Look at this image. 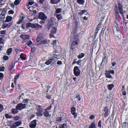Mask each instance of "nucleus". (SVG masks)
Listing matches in <instances>:
<instances>
[{
  "instance_id": "58836bf2",
  "label": "nucleus",
  "mask_w": 128,
  "mask_h": 128,
  "mask_svg": "<svg viewBox=\"0 0 128 128\" xmlns=\"http://www.w3.org/2000/svg\"><path fill=\"white\" fill-rule=\"evenodd\" d=\"M4 109L3 106L0 104V113Z\"/></svg>"
},
{
  "instance_id": "412c9836",
  "label": "nucleus",
  "mask_w": 128,
  "mask_h": 128,
  "mask_svg": "<svg viewBox=\"0 0 128 128\" xmlns=\"http://www.w3.org/2000/svg\"><path fill=\"white\" fill-rule=\"evenodd\" d=\"M88 128H96L94 122H92L89 126Z\"/></svg>"
},
{
  "instance_id": "f257e3e1",
  "label": "nucleus",
  "mask_w": 128,
  "mask_h": 128,
  "mask_svg": "<svg viewBox=\"0 0 128 128\" xmlns=\"http://www.w3.org/2000/svg\"><path fill=\"white\" fill-rule=\"evenodd\" d=\"M80 40L78 37L75 38H74V40L71 44V48L72 50L77 47V46L79 43Z\"/></svg>"
},
{
  "instance_id": "423d86ee",
  "label": "nucleus",
  "mask_w": 128,
  "mask_h": 128,
  "mask_svg": "<svg viewBox=\"0 0 128 128\" xmlns=\"http://www.w3.org/2000/svg\"><path fill=\"white\" fill-rule=\"evenodd\" d=\"M30 36L29 35H26L22 34L20 36V37L24 42H26V40L29 39Z\"/></svg>"
},
{
  "instance_id": "3c124183",
  "label": "nucleus",
  "mask_w": 128,
  "mask_h": 128,
  "mask_svg": "<svg viewBox=\"0 0 128 128\" xmlns=\"http://www.w3.org/2000/svg\"><path fill=\"white\" fill-rule=\"evenodd\" d=\"M28 99H24L23 101V102L27 104L28 103Z\"/></svg>"
},
{
  "instance_id": "6e6552de",
  "label": "nucleus",
  "mask_w": 128,
  "mask_h": 128,
  "mask_svg": "<svg viewBox=\"0 0 128 128\" xmlns=\"http://www.w3.org/2000/svg\"><path fill=\"white\" fill-rule=\"evenodd\" d=\"M39 18L42 20H45L47 18V16L44 14L43 12H40L38 14Z\"/></svg>"
},
{
  "instance_id": "aec40b11",
  "label": "nucleus",
  "mask_w": 128,
  "mask_h": 128,
  "mask_svg": "<svg viewBox=\"0 0 128 128\" xmlns=\"http://www.w3.org/2000/svg\"><path fill=\"white\" fill-rule=\"evenodd\" d=\"M18 110L16 109V108H12L11 110V112L13 114H16L18 113Z\"/></svg>"
},
{
  "instance_id": "4be33fe9",
  "label": "nucleus",
  "mask_w": 128,
  "mask_h": 128,
  "mask_svg": "<svg viewBox=\"0 0 128 128\" xmlns=\"http://www.w3.org/2000/svg\"><path fill=\"white\" fill-rule=\"evenodd\" d=\"M59 2V0H50V3L53 4H57Z\"/></svg>"
},
{
  "instance_id": "69168bd1",
  "label": "nucleus",
  "mask_w": 128,
  "mask_h": 128,
  "mask_svg": "<svg viewBox=\"0 0 128 128\" xmlns=\"http://www.w3.org/2000/svg\"><path fill=\"white\" fill-rule=\"evenodd\" d=\"M6 31L5 30H4L2 31L1 32V34H4L5 33Z\"/></svg>"
},
{
  "instance_id": "72a5a7b5",
  "label": "nucleus",
  "mask_w": 128,
  "mask_h": 128,
  "mask_svg": "<svg viewBox=\"0 0 128 128\" xmlns=\"http://www.w3.org/2000/svg\"><path fill=\"white\" fill-rule=\"evenodd\" d=\"M127 122H124L122 123V128H127Z\"/></svg>"
},
{
  "instance_id": "7c9ffc66",
  "label": "nucleus",
  "mask_w": 128,
  "mask_h": 128,
  "mask_svg": "<svg viewBox=\"0 0 128 128\" xmlns=\"http://www.w3.org/2000/svg\"><path fill=\"white\" fill-rule=\"evenodd\" d=\"M114 86L113 84H110L108 85V90H111L113 88Z\"/></svg>"
},
{
  "instance_id": "37998d69",
  "label": "nucleus",
  "mask_w": 128,
  "mask_h": 128,
  "mask_svg": "<svg viewBox=\"0 0 128 128\" xmlns=\"http://www.w3.org/2000/svg\"><path fill=\"white\" fill-rule=\"evenodd\" d=\"M98 126L99 128H101V121L99 120L98 123Z\"/></svg>"
},
{
  "instance_id": "dca6fc26",
  "label": "nucleus",
  "mask_w": 128,
  "mask_h": 128,
  "mask_svg": "<svg viewBox=\"0 0 128 128\" xmlns=\"http://www.w3.org/2000/svg\"><path fill=\"white\" fill-rule=\"evenodd\" d=\"M105 74L106 77L109 78H111L112 76L110 74V72L108 71H106Z\"/></svg>"
},
{
  "instance_id": "c9c22d12",
  "label": "nucleus",
  "mask_w": 128,
  "mask_h": 128,
  "mask_svg": "<svg viewBox=\"0 0 128 128\" xmlns=\"http://www.w3.org/2000/svg\"><path fill=\"white\" fill-rule=\"evenodd\" d=\"M86 12V10H82L79 12L78 14L80 15H82L83 14Z\"/></svg>"
},
{
  "instance_id": "a878e982",
  "label": "nucleus",
  "mask_w": 128,
  "mask_h": 128,
  "mask_svg": "<svg viewBox=\"0 0 128 128\" xmlns=\"http://www.w3.org/2000/svg\"><path fill=\"white\" fill-rule=\"evenodd\" d=\"M56 16L58 20H61L62 19L61 15L60 14H56Z\"/></svg>"
},
{
  "instance_id": "6ab92c4d",
  "label": "nucleus",
  "mask_w": 128,
  "mask_h": 128,
  "mask_svg": "<svg viewBox=\"0 0 128 128\" xmlns=\"http://www.w3.org/2000/svg\"><path fill=\"white\" fill-rule=\"evenodd\" d=\"M12 19V17L10 16H8L6 17L5 22H8L10 21Z\"/></svg>"
},
{
  "instance_id": "e2e57ef3",
  "label": "nucleus",
  "mask_w": 128,
  "mask_h": 128,
  "mask_svg": "<svg viewBox=\"0 0 128 128\" xmlns=\"http://www.w3.org/2000/svg\"><path fill=\"white\" fill-rule=\"evenodd\" d=\"M46 98L48 99H50L51 98V96L50 95H47L46 96Z\"/></svg>"
},
{
  "instance_id": "7ed1b4c3",
  "label": "nucleus",
  "mask_w": 128,
  "mask_h": 128,
  "mask_svg": "<svg viewBox=\"0 0 128 128\" xmlns=\"http://www.w3.org/2000/svg\"><path fill=\"white\" fill-rule=\"evenodd\" d=\"M26 104H23L22 103H20L17 104L16 107V109L18 110H22L26 108Z\"/></svg>"
},
{
  "instance_id": "f3484780",
  "label": "nucleus",
  "mask_w": 128,
  "mask_h": 128,
  "mask_svg": "<svg viewBox=\"0 0 128 128\" xmlns=\"http://www.w3.org/2000/svg\"><path fill=\"white\" fill-rule=\"evenodd\" d=\"M54 60V58H51L49 59L45 63V64L47 65H48L50 64L52 62V61Z\"/></svg>"
},
{
  "instance_id": "bb28decb",
  "label": "nucleus",
  "mask_w": 128,
  "mask_h": 128,
  "mask_svg": "<svg viewBox=\"0 0 128 128\" xmlns=\"http://www.w3.org/2000/svg\"><path fill=\"white\" fill-rule=\"evenodd\" d=\"M67 126L66 124H60L58 128H65V126ZM56 128H58L57 126H56Z\"/></svg>"
},
{
  "instance_id": "5701e85b",
  "label": "nucleus",
  "mask_w": 128,
  "mask_h": 128,
  "mask_svg": "<svg viewBox=\"0 0 128 128\" xmlns=\"http://www.w3.org/2000/svg\"><path fill=\"white\" fill-rule=\"evenodd\" d=\"M56 27H53L52 28L51 31V33L52 34H55L56 32Z\"/></svg>"
},
{
  "instance_id": "cd10ccee",
  "label": "nucleus",
  "mask_w": 128,
  "mask_h": 128,
  "mask_svg": "<svg viewBox=\"0 0 128 128\" xmlns=\"http://www.w3.org/2000/svg\"><path fill=\"white\" fill-rule=\"evenodd\" d=\"M22 0H16L14 2V4L15 5H17L19 4Z\"/></svg>"
},
{
  "instance_id": "f8f14e48",
  "label": "nucleus",
  "mask_w": 128,
  "mask_h": 128,
  "mask_svg": "<svg viewBox=\"0 0 128 128\" xmlns=\"http://www.w3.org/2000/svg\"><path fill=\"white\" fill-rule=\"evenodd\" d=\"M36 120H32L30 122L29 126L31 128H34L36 126Z\"/></svg>"
},
{
  "instance_id": "4d7b16f0",
  "label": "nucleus",
  "mask_w": 128,
  "mask_h": 128,
  "mask_svg": "<svg viewBox=\"0 0 128 128\" xmlns=\"http://www.w3.org/2000/svg\"><path fill=\"white\" fill-rule=\"evenodd\" d=\"M34 3V2L33 1H29L28 2L29 4L30 5H32Z\"/></svg>"
},
{
  "instance_id": "473e14b6",
  "label": "nucleus",
  "mask_w": 128,
  "mask_h": 128,
  "mask_svg": "<svg viewBox=\"0 0 128 128\" xmlns=\"http://www.w3.org/2000/svg\"><path fill=\"white\" fill-rule=\"evenodd\" d=\"M115 8L114 9V12H115V14L117 15H118L119 14V12L117 9V7L116 6H115Z\"/></svg>"
},
{
  "instance_id": "a18cd8bd",
  "label": "nucleus",
  "mask_w": 128,
  "mask_h": 128,
  "mask_svg": "<svg viewBox=\"0 0 128 128\" xmlns=\"http://www.w3.org/2000/svg\"><path fill=\"white\" fill-rule=\"evenodd\" d=\"M20 58L24 60L25 59V58L24 57L22 54H21L20 55Z\"/></svg>"
},
{
  "instance_id": "8fccbe9b",
  "label": "nucleus",
  "mask_w": 128,
  "mask_h": 128,
  "mask_svg": "<svg viewBox=\"0 0 128 128\" xmlns=\"http://www.w3.org/2000/svg\"><path fill=\"white\" fill-rule=\"evenodd\" d=\"M4 67L3 66H2L0 67V71H3L4 70Z\"/></svg>"
},
{
  "instance_id": "ea45409f",
  "label": "nucleus",
  "mask_w": 128,
  "mask_h": 128,
  "mask_svg": "<svg viewBox=\"0 0 128 128\" xmlns=\"http://www.w3.org/2000/svg\"><path fill=\"white\" fill-rule=\"evenodd\" d=\"M104 111L105 112H108V108L107 107L104 108Z\"/></svg>"
},
{
  "instance_id": "052dcab7",
  "label": "nucleus",
  "mask_w": 128,
  "mask_h": 128,
  "mask_svg": "<svg viewBox=\"0 0 128 128\" xmlns=\"http://www.w3.org/2000/svg\"><path fill=\"white\" fill-rule=\"evenodd\" d=\"M95 116L94 115H92L90 116V119L91 120H92L94 119V118Z\"/></svg>"
},
{
  "instance_id": "c756f323",
  "label": "nucleus",
  "mask_w": 128,
  "mask_h": 128,
  "mask_svg": "<svg viewBox=\"0 0 128 128\" xmlns=\"http://www.w3.org/2000/svg\"><path fill=\"white\" fill-rule=\"evenodd\" d=\"M84 54L83 53H82L79 54L78 56L79 59H80L84 57Z\"/></svg>"
},
{
  "instance_id": "0e129e2a",
  "label": "nucleus",
  "mask_w": 128,
  "mask_h": 128,
  "mask_svg": "<svg viewBox=\"0 0 128 128\" xmlns=\"http://www.w3.org/2000/svg\"><path fill=\"white\" fill-rule=\"evenodd\" d=\"M13 66L12 65L10 66L8 70H11L13 68Z\"/></svg>"
},
{
  "instance_id": "2eb2a0df",
  "label": "nucleus",
  "mask_w": 128,
  "mask_h": 128,
  "mask_svg": "<svg viewBox=\"0 0 128 128\" xmlns=\"http://www.w3.org/2000/svg\"><path fill=\"white\" fill-rule=\"evenodd\" d=\"M25 18L23 16H20L19 19V21L17 22V24H20L22 23L24 21Z\"/></svg>"
},
{
  "instance_id": "338daca9",
  "label": "nucleus",
  "mask_w": 128,
  "mask_h": 128,
  "mask_svg": "<svg viewBox=\"0 0 128 128\" xmlns=\"http://www.w3.org/2000/svg\"><path fill=\"white\" fill-rule=\"evenodd\" d=\"M35 116V115H32L31 116H30V118H29L31 120L32 119V118L34 117Z\"/></svg>"
},
{
  "instance_id": "13d9d810",
  "label": "nucleus",
  "mask_w": 128,
  "mask_h": 128,
  "mask_svg": "<svg viewBox=\"0 0 128 128\" xmlns=\"http://www.w3.org/2000/svg\"><path fill=\"white\" fill-rule=\"evenodd\" d=\"M19 76V75L16 74V76L14 78V80H17Z\"/></svg>"
},
{
  "instance_id": "1a4fd4ad",
  "label": "nucleus",
  "mask_w": 128,
  "mask_h": 128,
  "mask_svg": "<svg viewBox=\"0 0 128 128\" xmlns=\"http://www.w3.org/2000/svg\"><path fill=\"white\" fill-rule=\"evenodd\" d=\"M21 122L20 121H18L15 122L12 125L10 126V128H16V126H18L21 124Z\"/></svg>"
},
{
  "instance_id": "0eeeda50",
  "label": "nucleus",
  "mask_w": 128,
  "mask_h": 128,
  "mask_svg": "<svg viewBox=\"0 0 128 128\" xmlns=\"http://www.w3.org/2000/svg\"><path fill=\"white\" fill-rule=\"evenodd\" d=\"M118 8L120 14H123L126 12L124 10H123L122 4L120 2L118 3Z\"/></svg>"
},
{
  "instance_id": "4468645a",
  "label": "nucleus",
  "mask_w": 128,
  "mask_h": 128,
  "mask_svg": "<svg viewBox=\"0 0 128 128\" xmlns=\"http://www.w3.org/2000/svg\"><path fill=\"white\" fill-rule=\"evenodd\" d=\"M52 57V58H54V61L56 60L57 59L59 58L58 54L55 53H54L53 54Z\"/></svg>"
},
{
  "instance_id": "ddd939ff",
  "label": "nucleus",
  "mask_w": 128,
  "mask_h": 128,
  "mask_svg": "<svg viewBox=\"0 0 128 128\" xmlns=\"http://www.w3.org/2000/svg\"><path fill=\"white\" fill-rule=\"evenodd\" d=\"M49 41L48 40H42L40 41L39 43V44H37L38 45H39L40 44H46L48 43V42Z\"/></svg>"
},
{
  "instance_id": "a19ab883",
  "label": "nucleus",
  "mask_w": 128,
  "mask_h": 128,
  "mask_svg": "<svg viewBox=\"0 0 128 128\" xmlns=\"http://www.w3.org/2000/svg\"><path fill=\"white\" fill-rule=\"evenodd\" d=\"M4 43V41L2 38L0 37V44H3Z\"/></svg>"
},
{
  "instance_id": "680f3d73",
  "label": "nucleus",
  "mask_w": 128,
  "mask_h": 128,
  "mask_svg": "<svg viewBox=\"0 0 128 128\" xmlns=\"http://www.w3.org/2000/svg\"><path fill=\"white\" fill-rule=\"evenodd\" d=\"M81 61V60H78L76 63L78 65H80V62Z\"/></svg>"
},
{
  "instance_id": "864d4df0",
  "label": "nucleus",
  "mask_w": 128,
  "mask_h": 128,
  "mask_svg": "<svg viewBox=\"0 0 128 128\" xmlns=\"http://www.w3.org/2000/svg\"><path fill=\"white\" fill-rule=\"evenodd\" d=\"M14 120H18L20 118L18 116H16L14 117Z\"/></svg>"
},
{
  "instance_id": "09e8293b",
  "label": "nucleus",
  "mask_w": 128,
  "mask_h": 128,
  "mask_svg": "<svg viewBox=\"0 0 128 128\" xmlns=\"http://www.w3.org/2000/svg\"><path fill=\"white\" fill-rule=\"evenodd\" d=\"M52 106L51 105H50L45 110H46L47 111V110H50Z\"/></svg>"
},
{
  "instance_id": "f03ea898",
  "label": "nucleus",
  "mask_w": 128,
  "mask_h": 128,
  "mask_svg": "<svg viewBox=\"0 0 128 128\" xmlns=\"http://www.w3.org/2000/svg\"><path fill=\"white\" fill-rule=\"evenodd\" d=\"M37 108V112L36 113V115L38 116H41L43 115V109L42 107L39 105H37L36 106Z\"/></svg>"
},
{
  "instance_id": "39448f33",
  "label": "nucleus",
  "mask_w": 128,
  "mask_h": 128,
  "mask_svg": "<svg viewBox=\"0 0 128 128\" xmlns=\"http://www.w3.org/2000/svg\"><path fill=\"white\" fill-rule=\"evenodd\" d=\"M12 24L11 22L6 23L4 21L2 26V28L4 29L6 28H9L11 26Z\"/></svg>"
},
{
  "instance_id": "2f4dec72",
  "label": "nucleus",
  "mask_w": 128,
  "mask_h": 128,
  "mask_svg": "<svg viewBox=\"0 0 128 128\" xmlns=\"http://www.w3.org/2000/svg\"><path fill=\"white\" fill-rule=\"evenodd\" d=\"M44 115L46 117L49 116L48 112L46 110H45V112L44 113Z\"/></svg>"
},
{
  "instance_id": "a211bd4d",
  "label": "nucleus",
  "mask_w": 128,
  "mask_h": 128,
  "mask_svg": "<svg viewBox=\"0 0 128 128\" xmlns=\"http://www.w3.org/2000/svg\"><path fill=\"white\" fill-rule=\"evenodd\" d=\"M42 27V26L38 24H34V28H41Z\"/></svg>"
},
{
  "instance_id": "bf43d9fd",
  "label": "nucleus",
  "mask_w": 128,
  "mask_h": 128,
  "mask_svg": "<svg viewBox=\"0 0 128 128\" xmlns=\"http://www.w3.org/2000/svg\"><path fill=\"white\" fill-rule=\"evenodd\" d=\"M109 114V112H105L104 114V116L105 117H106L107 116H108Z\"/></svg>"
},
{
  "instance_id": "c03bdc74",
  "label": "nucleus",
  "mask_w": 128,
  "mask_h": 128,
  "mask_svg": "<svg viewBox=\"0 0 128 128\" xmlns=\"http://www.w3.org/2000/svg\"><path fill=\"white\" fill-rule=\"evenodd\" d=\"M76 98H77L78 100L80 101V100L81 98L79 94H78L76 96Z\"/></svg>"
},
{
  "instance_id": "79ce46f5",
  "label": "nucleus",
  "mask_w": 128,
  "mask_h": 128,
  "mask_svg": "<svg viewBox=\"0 0 128 128\" xmlns=\"http://www.w3.org/2000/svg\"><path fill=\"white\" fill-rule=\"evenodd\" d=\"M3 58L4 60H6L8 59V56H3Z\"/></svg>"
},
{
  "instance_id": "de8ad7c7",
  "label": "nucleus",
  "mask_w": 128,
  "mask_h": 128,
  "mask_svg": "<svg viewBox=\"0 0 128 128\" xmlns=\"http://www.w3.org/2000/svg\"><path fill=\"white\" fill-rule=\"evenodd\" d=\"M5 116L7 118H12V116H11L9 115L8 114H6Z\"/></svg>"
},
{
  "instance_id": "b1692460",
  "label": "nucleus",
  "mask_w": 128,
  "mask_h": 128,
  "mask_svg": "<svg viewBox=\"0 0 128 128\" xmlns=\"http://www.w3.org/2000/svg\"><path fill=\"white\" fill-rule=\"evenodd\" d=\"M34 24L31 23H28L26 24V26L27 28H29L30 27L34 28Z\"/></svg>"
},
{
  "instance_id": "393cba45",
  "label": "nucleus",
  "mask_w": 128,
  "mask_h": 128,
  "mask_svg": "<svg viewBox=\"0 0 128 128\" xmlns=\"http://www.w3.org/2000/svg\"><path fill=\"white\" fill-rule=\"evenodd\" d=\"M12 48H10L8 49L6 53L8 55H10L12 53Z\"/></svg>"
},
{
  "instance_id": "f704fd0d",
  "label": "nucleus",
  "mask_w": 128,
  "mask_h": 128,
  "mask_svg": "<svg viewBox=\"0 0 128 128\" xmlns=\"http://www.w3.org/2000/svg\"><path fill=\"white\" fill-rule=\"evenodd\" d=\"M43 38L42 36H38L36 39V42H39L40 40H41Z\"/></svg>"
},
{
  "instance_id": "9b49d317",
  "label": "nucleus",
  "mask_w": 128,
  "mask_h": 128,
  "mask_svg": "<svg viewBox=\"0 0 128 128\" xmlns=\"http://www.w3.org/2000/svg\"><path fill=\"white\" fill-rule=\"evenodd\" d=\"M55 20L54 18H51L49 20L48 23V30L50 28V26H52L54 24V21Z\"/></svg>"
},
{
  "instance_id": "9d476101",
  "label": "nucleus",
  "mask_w": 128,
  "mask_h": 128,
  "mask_svg": "<svg viewBox=\"0 0 128 128\" xmlns=\"http://www.w3.org/2000/svg\"><path fill=\"white\" fill-rule=\"evenodd\" d=\"M70 110L72 114L74 115V118H76L77 116V115L76 112V110L75 108L74 107L71 108Z\"/></svg>"
},
{
  "instance_id": "6e6d98bb",
  "label": "nucleus",
  "mask_w": 128,
  "mask_h": 128,
  "mask_svg": "<svg viewBox=\"0 0 128 128\" xmlns=\"http://www.w3.org/2000/svg\"><path fill=\"white\" fill-rule=\"evenodd\" d=\"M8 13L9 14H13L14 13V11L12 10H10L8 11Z\"/></svg>"
},
{
  "instance_id": "c85d7f7f",
  "label": "nucleus",
  "mask_w": 128,
  "mask_h": 128,
  "mask_svg": "<svg viewBox=\"0 0 128 128\" xmlns=\"http://www.w3.org/2000/svg\"><path fill=\"white\" fill-rule=\"evenodd\" d=\"M77 2L78 4L83 5L84 2V0H77Z\"/></svg>"
},
{
  "instance_id": "774afa93",
  "label": "nucleus",
  "mask_w": 128,
  "mask_h": 128,
  "mask_svg": "<svg viewBox=\"0 0 128 128\" xmlns=\"http://www.w3.org/2000/svg\"><path fill=\"white\" fill-rule=\"evenodd\" d=\"M62 64V62L61 61H58L57 62V64L58 65H60Z\"/></svg>"
},
{
  "instance_id": "4c0bfd02",
  "label": "nucleus",
  "mask_w": 128,
  "mask_h": 128,
  "mask_svg": "<svg viewBox=\"0 0 128 128\" xmlns=\"http://www.w3.org/2000/svg\"><path fill=\"white\" fill-rule=\"evenodd\" d=\"M16 54H19L21 52L20 50L18 48H15L14 50Z\"/></svg>"
},
{
  "instance_id": "e433bc0d",
  "label": "nucleus",
  "mask_w": 128,
  "mask_h": 128,
  "mask_svg": "<svg viewBox=\"0 0 128 128\" xmlns=\"http://www.w3.org/2000/svg\"><path fill=\"white\" fill-rule=\"evenodd\" d=\"M62 10V9L60 8H58L56 9V13H60Z\"/></svg>"
},
{
  "instance_id": "49530a36",
  "label": "nucleus",
  "mask_w": 128,
  "mask_h": 128,
  "mask_svg": "<svg viewBox=\"0 0 128 128\" xmlns=\"http://www.w3.org/2000/svg\"><path fill=\"white\" fill-rule=\"evenodd\" d=\"M32 43V42L30 40L28 42V43L27 44L30 47Z\"/></svg>"
},
{
  "instance_id": "20e7f679",
  "label": "nucleus",
  "mask_w": 128,
  "mask_h": 128,
  "mask_svg": "<svg viewBox=\"0 0 128 128\" xmlns=\"http://www.w3.org/2000/svg\"><path fill=\"white\" fill-rule=\"evenodd\" d=\"M74 75L76 76L79 75L80 73V71L78 67L75 66L74 69Z\"/></svg>"
},
{
  "instance_id": "5fc2aeb1",
  "label": "nucleus",
  "mask_w": 128,
  "mask_h": 128,
  "mask_svg": "<svg viewBox=\"0 0 128 128\" xmlns=\"http://www.w3.org/2000/svg\"><path fill=\"white\" fill-rule=\"evenodd\" d=\"M4 17H0L1 18L0 19V21L1 22L4 21Z\"/></svg>"
},
{
  "instance_id": "603ef678",
  "label": "nucleus",
  "mask_w": 128,
  "mask_h": 128,
  "mask_svg": "<svg viewBox=\"0 0 128 128\" xmlns=\"http://www.w3.org/2000/svg\"><path fill=\"white\" fill-rule=\"evenodd\" d=\"M4 77V74L0 72V79Z\"/></svg>"
}]
</instances>
